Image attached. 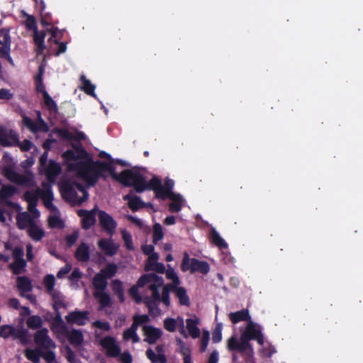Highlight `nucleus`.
I'll use <instances>...</instances> for the list:
<instances>
[{
    "mask_svg": "<svg viewBox=\"0 0 363 363\" xmlns=\"http://www.w3.org/2000/svg\"><path fill=\"white\" fill-rule=\"evenodd\" d=\"M3 174L11 182L25 186L28 190L23 194V199L28 203L29 212H20L16 216L18 227L21 229L28 228L40 217V212L36 208L38 199L40 198V188L37 186L34 174L30 171L20 174L16 171L13 159L7 154L4 156Z\"/></svg>",
    "mask_w": 363,
    "mask_h": 363,
    "instance_id": "obj_1",
    "label": "nucleus"
},
{
    "mask_svg": "<svg viewBox=\"0 0 363 363\" xmlns=\"http://www.w3.org/2000/svg\"><path fill=\"white\" fill-rule=\"evenodd\" d=\"M63 157L67 164L68 170L74 173L77 177L93 186L97 182L102 166L92 162L83 150L74 152L67 150L63 153Z\"/></svg>",
    "mask_w": 363,
    "mask_h": 363,
    "instance_id": "obj_2",
    "label": "nucleus"
},
{
    "mask_svg": "<svg viewBox=\"0 0 363 363\" xmlns=\"http://www.w3.org/2000/svg\"><path fill=\"white\" fill-rule=\"evenodd\" d=\"M111 175L115 180L124 186H134L137 192H143L147 189H152L155 191L157 197L162 199H165V195L169 191L165 189L157 177H152L147 183L146 178L136 169L125 170L119 174L113 171H111Z\"/></svg>",
    "mask_w": 363,
    "mask_h": 363,
    "instance_id": "obj_3",
    "label": "nucleus"
},
{
    "mask_svg": "<svg viewBox=\"0 0 363 363\" xmlns=\"http://www.w3.org/2000/svg\"><path fill=\"white\" fill-rule=\"evenodd\" d=\"M250 340H255L260 345H262L264 342L259 327L251 319L248 321L245 329L241 332L240 339L235 335L228 339L227 348L229 351L236 350L242 352L247 358H252L254 352L250 343Z\"/></svg>",
    "mask_w": 363,
    "mask_h": 363,
    "instance_id": "obj_4",
    "label": "nucleus"
},
{
    "mask_svg": "<svg viewBox=\"0 0 363 363\" xmlns=\"http://www.w3.org/2000/svg\"><path fill=\"white\" fill-rule=\"evenodd\" d=\"M148 285L152 292V301H147V304L150 311H153V306L157 302L163 303L164 280L160 276L155 274H147L143 275L138 281V286H144Z\"/></svg>",
    "mask_w": 363,
    "mask_h": 363,
    "instance_id": "obj_5",
    "label": "nucleus"
},
{
    "mask_svg": "<svg viewBox=\"0 0 363 363\" xmlns=\"http://www.w3.org/2000/svg\"><path fill=\"white\" fill-rule=\"evenodd\" d=\"M40 198L43 199L44 205L50 212L48 218L49 226L52 228H62L64 223L60 217V213L57 208L52 203L53 194L50 185L43 184V189H40Z\"/></svg>",
    "mask_w": 363,
    "mask_h": 363,
    "instance_id": "obj_6",
    "label": "nucleus"
},
{
    "mask_svg": "<svg viewBox=\"0 0 363 363\" xmlns=\"http://www.w3.org/2000/svg\"><path fill=\"white\" fill-rule=\"evenodd\" d=\"M62 194L73 204H81L89 196L84 187L74 181H66L61 186Z\"/></svg>",
    "mask_w": 363,
    "mask_h": 363,
    "instance_id": "obj_7",
    "label": "nucleus"
},
{
    "mask_svg": "<svg viewBox=\"0 0 363 363\" xmlns=\"http://www.w3.org/2000/svg\"><path fill=\"white\" fill-rule=\"evenodd\" d=\"M181 269L183 272L190 271L191 273L198 272L206 274L209 271V264L205 261L190 258L189 255L185 252L184 254Z\"/></svg>",
    "mask_w": 363,
    "mask_h": 363,
    "instance_id": "obj_8",
    "label": "nucleus"
},
{
    "mask_svg": "<svg viewBox=\"0 0 363 363\" xmlns=\"http://www.w3.org/2000/svg\"><path fill=\"white\" fill-rule=\"evenodd\" d=\"M25 25L28 30H33V40L36 46L37 55L41 54L45 49L44 40L45 38V33L43 30H38L36 28L35 19L32 16H27L25 21Z\"/></svg>",
    "mask_w": 363,
    "mask_h": 363,
    "instance_id": "obj_9",
    "label": "nucleus"
},
{
    "mask_svg": "<svg viewBox=\"0 0 363 363\" xmlns=\"http://www.w3.org/2000/svg\"><path fill=\"white\" fill-rule=\"evenodd\" d=\"M27 335V330L21 325L13 327L10 325H4L0 326V337L3 338L19 339L23 341Z\"/></svg>",
    "mask_w": 363,
    "mask_h": 363,
    "instance_id": "obj_10",
    "label": "nucleus"
},
{
    "mask_svg": "<svg viewBox=\"0 0 363 363\" xmlns=\"http://www.w3.org/2000/svg\"><path fill=\"white\" fill-rule=\"evenodd\" d=\"M167 269L166 270V277L168 279L172 280V283L169 284H167L164 286V296H163V303L166 306H169L170 304V298H169V291L170 289L174 287H177L180 284V280L174 272V270L169 266L167 265Z\"/></svg>",
    "mask_w": 363,
    "mask_h": 363,
    "instance_id": "obj_11",
    "label": "nucleus"
},
{
    "mask_svg": "<svg viewBox=\"0 0 363 363\" xmlns=\"http://www.w3.org/2000/svg\"><path fill=\"white\" fill-rule=\"evenodd\" d=\"M55 330L59 334L65 335L67 337L69 342L74 346L81 345L84 340V336L81 330L76 329L68 330L62 323H60L58 326H57L55 328Z\"/></svg>",
    "mask_w": 363,
    "mask_h": 363,
    "instance_id": "obj_12",
    "label": "nucleus"
},
{
    "mask_svg": "<svg viewBox=\"0 0 363 363\" xmlns=\"http://www.w3.org/2000/svg\"><path fill=\"white\" fill-rule=\"evenodd\" d=\"M11 52V37L8 32H0V58L6 60L12 66L14 65L13 60L10 55Z\"/></svg>",
    "mask_w": 363,
    "mask_h": 363,
    "instance_id": "obj_13",
    "label": "nucleus"
},
{
    "mask_svg": "<svg viewBox=\"0 0 363 363\" xmlns=\"http://www.w3.org/2000/svg\"><path fill=\"white\" fill-rule=\"evenodd\" d=\"M23 123L33 133L37 132H48L49 128L47 123L42 118L41 113L40 111H37V118L35 121H33L28 117L24 116L23 118Z\"/></svg>",
    "mask_w": 363,
    "mask_h": 363,
    "instance_id": "obj_14",
    "label": "nucleus"
},
{
    "mask_svg": "<svg viewBox=\"0 0 363 363\" xmlns=\"http://www.w3.org/2000/svg\"><path fill=\"white\" fill-rule=\"evenodd\" d=\"M34 340L40 348L52 350L56 347L55 342L48 336V330L45 328L39 330L35 333Z\"/></svg>",
    "mask_w": 363,
    "mask_h": 363,
    "instance_id": "obj_15",
    "label": "nucleus"
},
{
    "mask_svg": "<svg viewBox=\"0 0 363 363\" xmlns=\"http://www.w3.org/2000/svg\"><path fill=\"white\" fill-rule=\"evenodd\" d=\"M18 144V134L12 129L0 127V145L4 147Z\"/></svg>",
    "mask_w": 363,
    "mask_h": 363,
    "instance_id": "obj_16",
    "label": "nucleus"
},
{
    "mask_svg": "<svg viewBox=\"0 0 363 363\" xmlns=\"http://www.w3.org/2000/svg\"><path fill=\"white\" fill-rule=\"evenodd\" d=\"M42 171L44 172L49 181V183H43V184H45L51 186V184L54 183L55 179L61 172V167L58 163L51 160L42 168ZM43 189V185H42L41 189Z\"/></svg>",
    "mask_w": 363,
    "mask_h": 363,
    "instance_id": "obj_17",
    "label": "nucleus"
},
{
    "mask_svg": "<svg viewBox=\"0 0 363 363\" xmlns=\"http://www.w3.org/2000/svg\"><path fill=\"white\" fill-rule=\"evenodd\" d=\"M16 191V189L11 185L3 186L0 190V204L15 207L16 210L19 211L21 210L20 206L7 200L9 198L11 197Z\"/></svg>",
    "mask_w": 363,
    "mask_h": 363,
    "instance_id": "obj_18",
    "label": "nucleus"
},
{
    "mask_svg": "<svg viewBox=\"0 0 363 363\" xmlns=\"http://www.w3.org/2000/svg\"><path fill=\"white\" fill-rule=\"evenodd\" d=\"M100 344L103 349L106 350L107 355L110 357H116L121 352L116 340L111 337H106L101 339Z\"/></svg>",
    "mask_w": 363,
    "mask_h": 363,
    "instance_id": "obj_19",
    "label": "nucleus"
},
{
    "mask_svg": "<svg viewBox=\"0 0 363 363\" xmlns=\"http://www.w3.org/2000/svg\"><path fill=\"white\" fill-rule=\"evenodd\" d=\"M99 222L103 228L110 235H112L117 226L116 222L107 213L103 211L99 212Z\"/></svg>",
    "mask_w": 363,
    "mask_h": 363,
    "instance_id": "obj_20",
    "label": "nucleus"
},
{
    "mask_svg": "<svg viewBox=\"0 0 363 363\" xmlns=\"http://www.w3.org/2000/svg\"><path fill=\"white\" fill-rule=\"evenodd\" d=\"M98 246L106 255L110 257L115 255L119 249V245L111 238L101 239L98 242Z\"/></svg>",
    "mask_w": 363,
    "mask_h": 363,
    "instance_id": "obj_21",
    "label": "nucleus"
},
{
    "mask_svg": "<svg viewBox=\"0 0 363 363\" xmlns=\"http://www.w3.org/2000/svg\"><path fill=\"white\" fill-rule=\"evenodd\" d=\"M164 327L169 332H174L177 327H180V333L184 337H187L188 334L185 331L184 319L182 317H177V318H166L164 320Z\"/></svg>",
    "mask_w": 363,
    "mask_h": 363,
    "instance_id": "obj_22",
    "label": "nucleus"
},
{
    "mask_svg": "<svg viewBox=\"0 0 363 363\" xmlns=\"http://www.w3.org/2000/svg\"><path fill=\"white\" fill-rule=\"evenodd\" d=\"M89 312L75 311L65 316L67 322L69 324L84 325L89 320Z\"/></svg>",
    "mask_w": 363,
    "mask_h": 363,
    "instance_id": "obj_23",
    "label": "nucleus"
},
{
    "mask_svg": "<svg viewBox=\"0 0 363 363\" xmlns=\"http://www.w3.org/2000/svg\"><path fill=\"white\" fill-rule=\"evenodd\" d=\"M165 198H169L171 200L169 208L172 212H179L184 206V199L179 194H175L169 190L165 195Z\"/></svg>",
    "mask_w": 363,
    "mask_h": 363,
    "instance_id": "obj_24",
    "label": "nucleus"
},
{
    "mask_svg": "<svg viewBox=\"0 0 363 363\" xmlns=\"http://www.w3.org/2000/svg\"><path fill=\"white\" fill-rule=\"evenodd\" d=\"M145 335V341L149 344H153L162 336V332L160 329L154 328L151 325H144L143 327Z\"/></svg>",
    "mask_w": 363,
    "mask_h": 363,
    "instance_id": "obj_25",
    "label": "nucleus"
},
{
    "mask_svg": "<svg viewBox=\"0 0 363 363\" xmlns=\"http://www.w3.org/2000/svg\"><path fill=\"white\" fill-rule=\"evenodd\" d=\"M159 255L157 253H152L147 259L145 270L156 271L160 273H164L165 272V267L162 263L158 262Z\"/></svg>",
    "mask_w": 363,
    "mask_h": 363,
    "instance_id": "obj_26",
    "label": "nucleus"
},
{
    "mask_svg": "<svg viewBox=\"0 0 363 363\" xmlns=\"http://www.w3.org/2000/svg\"><path fill=\"white\" fill-rule=\"evenodd\" d=\"M96 208L91 211L79 210L78 215L82 218V226L85 229L89 228L95 223Z\"/></svg>",
    "mask_w": 363,
    "mask_h": 363,
    "instance_id": "obj_27",
    "label": "nucleus"
},
{
    "mask_svg": "<svg viewBox=\"0 0 363 363\" xmlns=\"http://www.w3.org/2000/svg\"><path fill=\"white\" fill-rule=\"evenodd\" d=\"M17 286L21 292V295L28 299L31 298L30 295L26 294L32 289V285L30 280L24 277H20L17 279Z\"/></svg>",
    "mask_w": 363,
    "mask_h": 363,
    "instance_id": "obj_28",
    "label": "nucleus"
},
{
    "mask_svg": "<svg viewBox=\"0 0 363 363\" xmlns=\"http://www.w3.org/2000/svg\"><path fill=\"white\" fill-rule=\"evenodd\" d=\"M186 323L189 335L194 339L199 337L200 335V330L198 328L199 319L194 316V318L187 319Z\"/></svg>",
    "mask_w": 363,
    "mask_h": 363,
    "instance_id": "obj_29",
    "label": "nucleus"
},
{
    "mask_svg": "<svg viewBox=\"0 0 363 363\" xmlns=\"http://www.w3.org/2000/svg\"><path fill=\"white\" fill-rule=\"evenodd\" d=\"M27 231L29 236L35 241H40L45 235V232L38 221L30 225Z\"/></svg>",
    "mask_w": 363,
    "mask_h": 363,
    "instance_id": "obj_30",
    "label": "nucleus"
},
{
    "mask_svg": "<svg viewBox=\"0 0 363 363\" xmlns=\"http://www.w3.org/2000/svg\"><path fill=\"white\" fill-rule=\"evenodd\" d=\"M174 292L177 298L179 299V303L182 306H189L190 305V299L187 295L186 290L182 286H177L170 289Z\"/></svg>",
    "mask_w": 363,
    "mask_h": 363,
    "instance_id": "obj_31",
    "label": "nucleus"
},
{
    "mask_svg": "<svg viewBox=\"0 0 363 363\" xmlns=\"http://www.w3.org/2000/svg\"><path fill=\"white\" fill-rule=\"evenodd\" d=\"M75 257L79 262H87L90 257L89 246L85 243H82L76 250Z\"/></svg>",
    "mask_w": 363,
    "mask_h": 363,
    "instance_id": "obj_32",
    "label": "nucleus"
},
{
    "mask_svg": "<svg viewBox=\"0 0 363 363\" xmlns=\"http://www.w3.org/2000/svg\"><path fill=\"white\" fill-rule=\"evenodd\" d=\"M230 320L233 323H237L242 320H247V322L251 319L248 310L243 309L237 312L230 313L229 314Z\"/></svg>",
    "mask_w": 363,
    "mask_h": 363,
    "instance_id": "obj_33",
    "label": "nucleus"
},
{
    "mask_svg": "<svg viewBox=\"0 0 363 363\" xmlns=\"http://www.w3.org/2000/svg\"><path fill=\"white\" fill-rule=\"evenodd\" d=\"M94 296L99 303L101 308L108 306L111 303V298L104 291H95Z\"/></svg>",
    "mask_w": 363,
    "mask_h": 363,
    "instance_id": "obj_34",
    "label": "nucleus"
},
{
    "mask_svg": "<svg viewBox=\"0 0 363 363\" xmlns=\"http://www.w3.org/2000/svg\"><path fill=\"white\" fill-rule=\"evenodd\" d=\"M50 295L52 296V298L54 301L53 307L57 313L56 317L61 320V315L58 312V310L61 307L65 306L64 298H63L62 294L57 291H55V292L51 294Z\"/></svg>",
    "mask_w": 363,
    "mask_h": 363,
    "instance_id": "obj_35",
    "label": "nucleus"
},
{
    "mask_svg": "<svg viewBox=\"0 0 363 363\" xmlns=\"http://www.w3.org/2000/svg\"><path fill=\"white\" fill-rule=\"evenodd\" d=\"M138 328L135 325H131L130 328L126 329L123 334V340L128 341L132 340L133 342L135 343L139 342L140 337L137 334Z\"/></svg>",
    "mask_w": 363,
    "mask_h": 363,
    "instance_id": "obj_36",
    "label": "nucleus"
},
{
    "mask_svg": "<svg viewBox=\"0 0 363 363\" xmlns=\"http://www.w3.org/2000/svg\"><path fill=\"white\" fill-rule=\"evenodd\" d=\"M93 284L96 291H104L107 286V281L102 273H97L93 279Z\"/></svg>",
    "mask_w": 363,
    "mask_h": 363,
    "instance_id": "obj_37",
    "label": "nucleus"
},
{
    "mask_svg": "<svg viewBox=\"0 0 363 363\" xmlns=\"http://www.w3.org/2000/svg\"><path fill=\"white\" fill-rule=\"evenodd\" d=\"M124 200L128 201V206L133 211H137L143 206L140 199L137 196H132L130 194L123 196Z\"/></svg>",
    "mask_w": 363,
    "mask_h": 363,
    "instance_id": "obj_38",
    "label": "nucleus"
},
{
    "mask_svg": "<svg viewBox=\"0 0 363 363\" xmlns=\"http://www.w3.org/2000/svg\"><path fill=\"white\" fill-rule=\"evenodd\" d=\"M82 85L80 86L81 89H82L86 94L91 95L92 96H95L94 89L95 86L93 85L89 79H86V77L82 75L81 77Z\"/></svg>",
    "mask_w": 363,
    "mask_h": 363,
    "instance_id": "obj_39",
    "label": "nucleus"
},
{
    "mask_svg": "<svg viewBox=\"0 0 363 363\" xmlns=\"http://www.w3.org/2000/svg\"><path fill=\"white\" fill-rule=\"evenodd\" d=\"M43 354L40 349H27L25 351V356L26 358L34 363H39L40 358Z\"/></svg>",
    "mask_w": 363,
    "mask_h": 363,
    "instance_id": "obj_40",
    "label": "nucleus"
},
{
    "mask_svg": "<svg viewBox=\"0 0 363 363\" xmlns=\"http://www.w3.org/2000/svg\"><path fill=\"white\" fill-rule=\"evenodd\" d=\"M43 284L50 294L56 291L54 289L55 285V278L53 275L48 274L45 276L43 279Z\"/></svg>",
    "mask_w": 363,
    "mask_h": 363,
    "instance_id": "obj_41",
    "label": "nucleus"
},
{
    "mask_svg": "<svg viewBox=\"0 0 363 363\" xmlns=\"http://www.w3.org/2000/svg\"><path fill=\"white\" fill-rule=\"evenodd\" d=\"M42 324V318L38 315H31L27 319V325L31 329L39 328Z\"/></svg>",
    "mask_w": 363,
    "mask_h": 363,
    "instance_id": "obj_42",
    "label": "nucleus"
},
{
    "mask_svg": "<svg viewBox=\"0 0 363 363\" xmlns=\"http://www.w3.org/2000/svg\"><path fill=\"white\" fill-rule=\"evenodd\" d=\"M212 242L220 248H226L228 245L215 230L211 231Z\"/></svg>",
    "mask_w": 363,
    "mask_h": 363,
    "instance_id": "obj_43",
    "label": "nucleus"
},
{
    "mask_svg": "<svg viewBox=\"0 0 363 363\" xmlns=\"http://www.w3.org/2000/svg\"><path fill=\"white\" fill-rule=\"evenodd\" d=\"M117 271V266L115 264H109L104 269H102L99 272L107 279L112 277Z\"/></svg>",
    "mask_w": 363,
    "mask_h": 363,
    "instance_id": "obj_44",
    "label": "nucleus"
},
{
    "mask_svg": "<svg viewBox=\"0 0 363 363\" xmlns=\"http://www.w3.org/2000/svg\"><path fill=\"white\" fill-rule=\"evenodd\" d=\"M26 266V261L24 259L15 260L13 263L10 265L13 272L15 274H19L22 272Z\"/></svg>",
    "mask_w": 363,
    "mask_h": 363,
    "instance_id": "obj_45",
    "label": "nucleus"
},
{
    "mask_svg": "<svg viewBox=\"0 0 363 363\" xmlns=\"http://www.w3.org/2000/svg\"><path fill=\"white\" fill-rule=\"evenodd\" d=\"M164 236L162 228L160 224L156 223L153 227V242L157 244Z\"/></svg>",
    "mask_w": 363,
    "mask_h": 363,
    "instance_id": "obj_46",
    "label": "nucleus"
},
{
    "mask_svg": "<svg viewBox=\"0 0 363 363\" xmlns=\"http://www.w3.org/2000/svg\"><path fill=\"white\" fill-rule=\"evenodd\" d=\"M122 238L125 242V247L129 250H134L133 243L132 242L131 235L125 230H121Z\"/></svg>",
    "mask_w": 363,
    "mask_h": 363,
    "instance_id": "obj_47",
    "label": "nucleus"
},
{
    "mask_svg": "<svg viewBox=\"0 0 363 363\" xmlns=\"http://www.w3.org/2000/svg\"><path fill=\"white\" fill-rule=\"evenodd\" d=\"M44 103L51 111H57V105L47 91H43Z\"/></svg>",
    "mask_w": 363,
    "mask_h": 363,
    "instance_id": "obj_48",
    "label": "nucleus"
},
{
    "mask_svg": "<svg viewBox=\"0 0 363 363\" xmlns=\"http://www.w3.org/2000/svg\"><path fill=\"white\" fill-rule=\"evenodd\" d=\"M149 321V316L147 315H135L133 318V325H135V328H138L140 325L145 323Z\"/></svg>",
    "mask_w": 363,
    "mask_h": 363,
    "instance_id": "obj_49",
    "label": "nucleus"
},
{
    "mask_svg": "<svg viewBox=\"0 0 363 363\" xmlns=\"http://www.w3.org/2000/svg\"><path fill=\"white\" fill-rule=\"evenodd\" d=\"M222 325L219 323L217 325L216 328L213 333L212 340L214 343H218L222 340Z\"/></svg>",
    "mask_w": 363,
    "mask_h": 363,
    "instance_id": "obj_50",
    "label": "nucleus"
},
{
    "mask_svg": "<svg viewBox=\"0 0 363 363\" xmlns=\"http://www.w3.org/2000/svg\"><path fill=\"white\" fill-rule=\"evenodd\" d=\"M209 341V333L208 331H203L201 340V347L200 351L204 352L206 350Z\"/></svg>",
    "mask_w": 363,
    "mask_h": 363,
    "instance_id": "obj_51",
    "label": "nucleus"
},
{
    "mask_svg": "<svg viewBox=\"0 0 363 363\" xmlns=\"http://www.w3.org/2000/svg\"><path fill=\"white\" fill-rule=\"evenodd\" d=\"M92 326L104 331H108L111 329L109 323L106 321L96 320L92 323Z\"/></svg>",
    "mask_w": 363,
    "mask_h": 363,
    "instance_id": "obj_52",
    "label": "nucleus"
},
{
    "mask_svg": "<svg viewBox=\"0 0 363 363\" xmlns=\"http://www.w3.org/2000/svg\"><path fill=\"white\" fill-rule=\"evenodd\" d=\"M43 357L47 363H58L56 359L55 352L52 350H49L48 352L43 353Z\"/></svg>",
    "mask_w": 363,
    "mask_h": 363,
    "instance_id": "obj_53",
    "label": "nucleus"
},
{
    "mask_svg": "<svg viewBox=\"0 0 363 363\" xmlns=\"http://www.w3.org/2000/svg\"><path fill=\"white\" fill-rule=\"evenodd\" d=\"M146 355L147 358L153 363H160L159 359V355L151 348H149L146 351Z\"/></svg>",
    "mask_w": 363,
    "mask_h": 363,
    "instance_id": "obj_54",
    "label": "nucleus"
},
{
    "mask_svg": "<svg viewBox=\"0 0 363 363\" xmlns=\"http://www.w3.org/2000/svg\"><path fill=\"white\" fill-rule=\"evenodd\" d=\"M14 146L19 147L22 151H28L31 148L32 143L28 140H25L21 143L18 137V144L14 145Z\"/></svg>",
    "mask_w": 363,
    "mask_h": 363,
    "instance_id": "obj_55",
    "label": "nucleus"
},
{
    "mask_svg": "<svg viewBox=\"0 0 363 363\" xmlns=\"http://www.w3.org/2000/svg\"><path fill=\"white\" fill-rule=\"evenodd\" d=\"M79 238V233L77 231H74L71 234L67 235L66 240L67 243L69 246H72L73 244L76 242Z\"/></svg>",
    "mask_w": 363,
    "mask_h": 363,
    "instance_id": "obj_56",
    "label": "nucleus"
},
{
    "mask_svg": "<svg viewBox=\"0 0 363 363\" xmlns=\"http://www.w3.org/2000/svg\"><path fill=\"white\" fill-rule=\"evenodd\" d=\"M140 286H138V284L135 285V286H133L130 289V296L133 297V298H134V300L137 302V303H139L140 301H141V296L139 295V293H138V288Z\"/></svg>",
    "mask_w": 363,
    "mask_h": 363,
    "instance_id": "obj_57",
    "label": "nucleus"
},
{
    "mask_svg": "<svg viewBox=\"0 0 363 363\" xmlns=\"http://www.w3.org/2000/svg\"><path fill=\"white\" fill-rule=\"evenodd\" d=\"M154 351L159 355L160 363H167V359L164 353V347L162 345H157Z\"/></svg>",
    "mask_w": 363,
    "mask_h": 363,
    "instance_id": "obj_58",
    "label": "nucleus"
},
{
    "mask_svg": "<svg viewBox=\"0 0 363 363\" xmlns=\"http://www.w3.org/2000/svg\"><path fill=\"white\" fill-rule=\"evenodd\" d=\"M180 346V352L183 355V357L191 356V351L189 347H186L182 340H178Z\"/></svg>",
    "mask_w": 363,
    "mask_h": 363,
    "instance_id": "obj_59",
    "label": "nucleus"
},
{
    "mask_svg": "<svg viewBox=\"0 0 363 363\" xmlns=\"http://www.w3.org/2000/svg\"><path fill=\"white\" fill-rule=\"evenodd\" d=\"M13 94L7 89H0V99L9 100L13 97Z\"/></svg>",
    "mask_w": 363,
    "mask_h": 363,
    "instance_id": "obj_60",
    "label": "nucleus"
},
{
    "mask_svg": "<svg viewBox=\"0 0 363 363\" xmlns=\"http://www.w3.org/2000/svg\"><path fill=\"white\" fill-rule=\"evenodd\" d=\"M70 270L71 266L69 264H66L65 267L60 269V271L57 272V277L58 278H63L70 272Z\"/></svg>",
    "mask_w": 363,
    "mask_h": 363,
    "instance_id": "obj_61",
    "label": "nucleus"
},
{
    "mask_svg": "<svg viewBox=\"0 0 363 363\" xmlns=\"http://www.w3.org/2000/svg\"><path fill=\"white\" fill-rule=\"evenodd\" d=\"M23 250L22 248L16 247L13 250V257L15 260L23 259Z\"/></svg>",
    "mask_w": 363,
    "mask_h": 363,
    "instance_id": "obj_62",
    "label": "nucleus"
},
{
    "mask_svg": "<svg viewBox=\"0 0 363 363\" xmlns=\"http://www.w3.org/2000/svg\"><path fill=\"white\" fill-rule=\"evenodd\" d=\"M82 274V272L78 269H75L70 274L69 279L73 281H77L81 278Z\"/></svg>",
    "mask_w": 363,
    "mask_h": 363,
    "instance_id": "obj_63",
    "label": "nucleus"
},
{
    "mask_svg": "<svg viewBox=\"0 0 363 363\" xmlns=\"http://www.w3.org/2000/svg\"><path fill=\"white\" fill-rule=\"evenodd\" d=\"M120 359L122 363H132V357L128 352H124L120 356Z\"/></svg>",
    "mask_w": 363,
    "mask_h": 363,
    "instance_id": "obj_64",
    "label": "nucleus"
}]
</instances>
